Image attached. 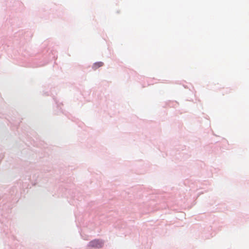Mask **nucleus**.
Wrapping results in <instances>:
<instances>
[{"label":"nucleus","instance_id":"obj_1","mask_svg":"<svg viewBox=\"0 0 249 249\" xmlns=\"http://www.w3.org/2000/svg\"><path fill=\"white\" fill-rule=\"evenodd\" d=\"M103 242L99 240L91 241L89 243V246L92 248H100L102 247Z\"/></svg>","mask_w":249,"mask_h":249},{"label":"nucleus","instance_id":"obj_2","mask_svg":"<svg viewBox=\"0 0 249 249\" xmlns=\"http://www.w3.org/2000/svg\"><path fill=\"white\" fill-rule=\"evenodd\" d=\"M104 63L102 62H98L95 63L92 66V68L95 70L99 67H101L103 66Z\"/></svg>","mask_w":249,"mask_h":249}]
</instances>
